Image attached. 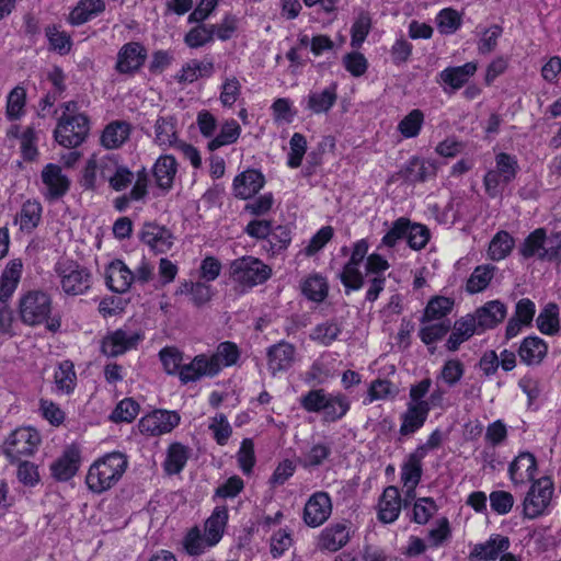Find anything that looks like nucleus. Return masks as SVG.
Returning <instances> with one entry per match:
<instances>
[{
  "label": "nucleus",
  "instance_id": "nucleus-16",
  "mask_svg": "<svg viewBox=\"0 0 561 561\" xmlns=\"http://www.w3.org/2000/svg\"><path fill=\"white\" fill-rule=\"evenodd\" d=\"M43 193L47 199H58L69 190L70 181L61 168L48 163L42 171Z\"/></svg>",
  "mask_w": 561,
  "mask_h": 561
},
{
  "label": "nucleus",
  "instance_id": "nucleus-39",
  "mask_svg": "<svg viewBox=\"0 0 561 561\" xmlns=\"http://www.w3.org/2000/svg\"><path fill=\"white\" fill-rule=\"evenodd\" d=\"M547 238L543 229H536L524 241L519 248L520 254L528 259L538 256L540 259L550 257L552 253L546 247Z\"/></svg>",
  "mask_w": 561,
  "mask_h": 561
},
{
  "label": "nucleus",
  "instance_id": "nucleus-54",
  "mask_svg": "<svg viewBox=\"0 0 561 561\" xmlns=\"http://www.w3.org/2000/svg\"><path fill=\"white\" fill-rule=\"evenodd\" d=\"M42 206L36 201H27L23 204L18 222L24 231H32L39 222Z\"/></svg>",
  "mask_w": 561,
  "mask_h": 561
},
{
  "label": "nucleus",
  "instance_id": "nucleus-34",
  "mask_svg": "<svg viewBox=\"0 0 561 561\" xmlns=\"http://www.w3.org/2000/svg\"><path fill=\"white\" fill-rule=\"evenodd\" d=\"M178 173V163L173 156L163 154L159 157L153 165V175L158 186L164 191L173 185Z\"/></svg>",
  "mask_w": 561,
  "mask_h": 561
},
{
  "label": "nucleus",
  "instance_id": "nucleus-55",
  "mask_svg": "<svg viewBox=\"0 0 561 561\" xmlns=\"http://www.w3.org/2000/svg\"><path fill=\"white\" fill-rule=\"evenodd\" d=\"M271 110L273 118L278 125L293 123L297 115L294 102L288 98L276 99L273 102Z\"/></svg>",
  "mask_w": 561,
  "mask_h": 561
},
{
  "label": "nucleus",
  "instance_id": "nucleus-22",
  "mask_svg": "<svg viewBox=\"0 0 561 561\" xmlns=\"http://www.w3.org/2000/svg\"><path fill=\"white\" fill-rule=\"evenodd\" d=\"M537 471V459L529 451H520L508 466V476L515 485L533 481Z\"/></svg>",
  "mask_w": 561,
  "mask_h": 561
},
{
  "label": "nucleus",
  "instance_id": "nucleus-42",
  "mask_svg": "<svg viewBox=\"0 0 561 561\" xmlns=\"http://www.w3.org/2000/svg\"><path fill=\"white\" fill-rule=\"evenodd\" d=\"M239 358V351L236 344L231 342L220 343L216 352L208 355L211 368L215 369V376L225 367L232 366Z\"/></svg>",
  "mask_w": 561,
  "mask_h": 561
},
{
  "label": "nucleus",
  "instance_id": "nucleus-31",
  "mask_svg": "<svg viewBox=\"0 0 561 561\" xmlns=\"http://www.w3.org/2000/svg\"><path fill=\"white\" fill-rule=\"evenodd\" d=\"M153 140L163 149L179 146L181 140L178 135L176 121L172 116L159 117L156 121Z\"/></svg>",
  "mask_w": 561,
  "mask_h": 561
},
{
  "label": "nucleus",
  "instance_id": "nucleus-46",
  "mask_svg": "<svg viewBox=\"0 0 561 561\" xmlns=\"http://www.w3.org/2000/svg\"><path fill=\"white\" fill-rule=\"evenodd\" d=\"M240 135L241 127L237 121H225L220 126L219 134L209 140L207 147L210 151H215L224 146L234 144Z\"/></svg>",
  "mask_w": 561,
  "mask_h": 561
},
{
  "label": "nucleus",
  "instance_id": "nucleus-11",
  "mask_svg": "<svg viewBox=\"0 0 561 561\" xmlns=\"http://www.w3.org/2000/svg\"><path fill=\"white\" fill-rule=\"evenodd\" d=\"M180 420L175 411L156 410L140 419L138 428L144 435L160 436L170 433L179 425Z\"/></svg>",
  "mask_w": 561,
  "mask_h": 561
},
{
  "label": "nucleus",
  "instance_id": "nucleus-8",
  "mask_svg": "<svg viewBox=\"0 0 561 561\" xmlns=\"http://www.w3.org/2000/svg\"><path fill=\"white\" fill-rule=\"evenodd\" d=\"M553 494V483L548 477L533 482L523 500V515L534 519L548 513Z\"/></svg>",
  "mask_w": 561,
  "mask_h": 561
},
{
  "label": "nucleus",
  "instance_id": "nucleus-44",
  "mask_svg": "<svg viewBox=\"0 0 561 561\" xmlns=\"http://www.w3.org/2000/svg\"><path fill=\"white\" fill-rule=\"evenodd\" d=\"M424 122V113L419 108H414L399 121L397 130L404 139L416 138L422 131Z\"/></svg>",
  "mask_w": 561,
  "mask_h": 561
},
{
  "label": "nucleus",
  "instance_id": "nucleus-28",
  "mask_svg": "<svg viewBox=\"0 0 561 561\" xmlns=\"http://www.w3.org/2000/svg\"><path fill=\"white\" fill-rule=\"evenodd\" d=\"M211 367L208 355L201 354L195 356L188 364L182 365L179 378L183 383H187L203 377H213L215 376V369Z\"/></svg>",
  "mask_w": 561,
  "mask_h": 561
},
{
  "label": "nucleus",
  "instance_id": "nucleus-33",
  "mask_svg": "<svg viewBox=\"0 0 561 561\" xmlns=\"http://www.w3.org/2000/svg\"><path fill=\"white\" fill-rule=\"evenodd\" d=\"M228 519L229 513L227 506L218 505L214 508L204 526L205 535L210 543L217 545L221 540Z\"/></svg>",
  "mask_w": 561,
  "mask_h": 561
},
{
  "label": "nucleus",
  "instance_id": "nucleus-26",
  "mask_svg": "<svg viewBox=\"0 0 561 561\" xmlns=\"http://www.w3.org/2000/svg\"><path fill=\"white\" fill-rule=\"evenodd\" d=\"M105 275L108 288L116 293H126L134 282V273L121 260L112 261Z\"/></svg>",
  "mask_w": 561,
  "mask_h": 561
},
{
  "label": "nucleus",
  "instance_id": "nucleus-36",
  "mask_svg": "<svg viewBox=\"0 0 561 561\" xmlns=\"http://www.w3.org/2000/svg\"><path fill=\"white\" fill-rule=\"evenodd\" d=\"M77 385L75 366L70 360L58 364L54 370L53 391L57 394H70Z\"/></svg>",
  "mask_w": 561,
  "mask_h": 561
},
{
  "label": "nucleus",
  "instance_id": "nucleus-17",
  "mask_svg": "<svg viewBox=\"0 0 561 561\" xmlns=\"http://www.w3.org/2000/svg\"><path fill=\"white\" fill-rule=\"evenodd\" d=\"M142 339L140 332L119 329L103 339L102 352L107 356H118L136 347Z\"/></svg>",
  "mask_w": 561,
  "mask_h": 561
},
{
  "label": "nucleus",
  "instance_id": "nucleus-56",
  "mask_svg": "<svg viewBox=\"0 0 561 561\" xmlns=\"http://www.w3.org/2000/svg\"><path fill=\"white\" fill-rule=\"evenodd\" d=\"M188 458L187 448L181 444H172L169 447L164 461L167 472L173 474L179 473L185 466Z\"/></svg>",
  "mask_w": 561,
  "mask_h": 561
},
{
  "label": "nucleus",
  "instance_id": "nucleus-50",
  "mask_svg": "<svg viewBox=\"0 0 561 561\" xmlns=\"http://www.w3.org/2000/svg\"><path fill=\"white\" fill-rule=\"evenodd\" d=\"M26 91L18 85L7 96L5 116L9 121H19L25 114Z\"/></svg>",
  "mask_w": 561,
  "mask_h": 561
},
{
  "label": "nucleus",
  "instance_id": "nucleus-59",
  "mask_svg": "<svg viewBox=\"0 0 561 561\" xmlns=\"http://www.w3.org/2000/svg\"><path fill=\"white\" fill-rule=\"evenodd\" d=\"M214 36V25H197L185 35L184 42L191 48H198L210 43Z\"/></svg>",
  "mask_w": 561,
  "mask_h": 561
},
{
  "label": "nucleus",
  "instance_id": "nucleus-25",
  "mask_svg": "<svg viewBox=\"0 0 561 561\" xmlns=\"http://www.w3.org/2000/svg\"><path fill=\"white\" fill-rule=\"evenodd\" d=\"M477 62L470 61L462 66L448 67L438 75L439 82L444 85V90L453 91L461 89L473 75L477 72Z\"/></svg>",
  "mask_w": 561,
  "mask_h": 561
},
{
  "label": "nucleus",
  "instance_id": "nucleus-64",
  "mask_svg": "<svg viewBox=\"0 0 561 561\" xmlns=\"http://www.w3.org/2000/svg\"><path fill=\"white\" fill-rule=\"evenodd\" d=\"M340 333L341 328L337 323L325 322L318 324L310 334V337L322 345H330L333 341L337 339Z\"/></svg>",
  "mask_w": 561,
  "mask_h": 561
},
{
  "label": "nucleus",
  "instance_id": "nucleus-2",
  "mask_svg": "<svg viewBox=\"0 0 561 561\" xmlns=\"http://www.w3.org/2000/svg\"><path fill=\"white\" fill-rule=\"evenodd\" d=\"M128 466L127 458L119 451H112L96 458L88 468L85 484L95 494L114 488L123 478Z\"/></svg>",
  "mask_w": 561,
  "mask_h": 561
},
{
  "label": "nucleus",
  "instance_id": "nucleus-32",
  "mask_svg": "<svg viewBox=\"0 0 561 561\" xmlns=\"http://www.w3.org/2000/svg\"><path fill=\"white\" fill-rule=\"evenodd\" d=\"M350 539V531L345 524L337 523L325 527L319 537V547L329 551H337L344 547Z\"/></svg>",
  "mask_w": 561,
  "mask_h": 561
},
{
  "label": "nucleus",
  "instance_id": "nucleus-1",
  "mask_svg": "<svg viewBox=\"0 0 561 561\" xmlns=\"http://www.w3.org/2000/svg\"><path fill=\"white\" fill-rule=\"evenodd\" d=\"M432 380L426 378L411 386L405 412L401 415L400 434L410 435L417 432L425 423L432 409L443 408L446 391L436 387L430 396Z\"/></svg>",
  "mask_w": 561,
  "mask_h": 561
},
{
  "label": "nucleus",
  "instance_id": "nucleus-19",
  "mask_svg": "<svg viewBox=\"0 0 561 561\" xmlns=\"http://www.w3.org/2000/svg\"><path fill=\"white\" fill-rule=\"evenodd\" d=\"M511 547L508 537L493 534L484 542L476 543L470 550L469 558L472 561H495Z\"/></svg>",
  "mask_w": 561,
  "mask_h": 561
},
{
  "label": "nucleus",
  "instance_id": "nucleus-20",
  "mask_svg": "<svg viewBox=\"0 0 561 561\" xmlns=\"http://www.w3.org/2000/svg\"><path fill=\"white\" fill-rule=\"evenodd\" d=\"M146 58L147 50L140 43H127L117 54L116 70L124 75L135 73L142 67Z\"/></svg>",
  "mask_w": 561,
  "mask_h": 561
},
{
  "label": "nucleus",
  "instance_id": "nucleus-48",
  "mask_svg": "<svg viewBox=\"0 0 561 561\" xmlns=\"http://www.w3.org/2000/svg\"><path fill=\"white\" fill-rule=\"evenodd\" d=\"M403 174L410 182H424L435 174V164L430 160L413 158L408 162Z\"/></svg>",
  "mask_w": 561,
  "mask_h": 561
},
{
  "label": "nucleus",
  "instance_id": "nucleus-43",
  "mask_svg": "<svg viewBox=\"0 0 561 561\" xmlns=\"http://www.w3.org/2000/svg\"><path fill=\"white\" fill-rule=\"evenodd\" d=\"M329 291L327 279L320 274H310L301 283L302 295L314 302H322Z\"/></svg>",
  "mask_w": 561,
  "mask_h": 561
},
{
  "label": "nucleus",
  "instance_id": "nucleus-51",
  "mask_svg": "<svg viewBox=\"0 0 561 561\" xmlns=\"http://www.w3.org/2000/svg\"><path fill=\"white\" fill-rule=\"evenodd\" d=\"M215 543H210L207 540L205 531L202 533L198 527H193L185 535L183 540V547L185 551L191 556H198L204 553L207 549L215 547Z\"/></svg>",
  "mask_w": 561,
  "mask_h": 561
},
{
  "label": "nucleus",
  "instance_id": "nucleus-14",
  "mask_svg": "<svg viewBox=\"0 0 561 561\" xmlns=\"http://www.w3.org/2000/svg\"><path fill=\"white\" fill-rule=\"evenodd\" d=\"M81 460L80 447L76 444L68 445L50 465L51 476L58 481H69L77 474Z\"/></svg>",
  "mask_w": 561,
  "mask_h": 561
},
{
  "label": "nucleus",
  "instance_id": "nucleus-49",
  "mask_svg": "<svg viewBox=\"0 0 561 561\" xmlns=\"http://www.w3.org/2000/svg\"><path fill=\"white\" fill-rule=\"evenodd\" d=\"M465 374V365L458 358L447 359L436 376L437 387L439 383L448 387L456 386Z\"/></svg>",
  "mask_w": 561,
  "mask_h": 561
},
{
  "label": "nucleus",
  "instance_id": "nucleus-60",
  "mask_svg": "<svg viewBox=\"0 0 561 561\" xmlns=\"http://www.w3.org/2000/svg\"><path fill=\"white\" fill-rule=\"evenodd\" d=\"M450 325L446 321H438L432 323L426 321L420 330V337L426 345H432L442 340L449 331Z\"/></svg>",
  "mask_w": 561,
  "mask_h": 561
},
{
  "label": "nucleus",
  "instance_id": "nucleus-61",
  "mask_svg": "<svg viewBox=\"0 0 561 561\" xmlns=\"http://www.w3.org/2000/svg\"><path fill=\"white\" fill-rule=\"evenodd\" d=\"M371 27V19L368 13H360L351 28V45L358 48L365 42Z\"/></svg>",
  "mask_w": 561,
  "mask_h": 561
},
{
  "label": "nucleus",
  "instance_id": "nucleus-52",
  "mask_svg": "<svg viewBox=\"0 0 561 561\" xmlns=\"http://www.w3.org/2000/svg\"><path fill=\"white\" fill-rule=\"evenodd\" d=\"M494 270L489 264L477 266L467 282V291L476 294L484 290L493 278Z\"/></svg>",
  "mask_w": 561,
  "mask_h": 561
},
{
  "label": "nucleus",
  "instance_id": "nucleus-37",
  "mask_svg": "<svg viewBox=\"0 0 561 561\" xmlns=\"http://www.w3.org/2000/svg\"><path fill=\"white\" fill-rule=\"evenodd\" d=\"M547 351L548 346L543 340L538 336H528L522 342L518 354L526 365H537L543 359Z\"/></svg>",
  "mask_w": 561,
  "mask_h": 561
},
{
  "label": "nucleus",
  "instance_id": "nucleus-24",
  "mask_svg": "<svg viewBox=\"0 0 561 561\" xmlns=\"http://www.w3.org/2000/svg\"><path fill=\"white\" fill-rule=\"evenodd\" d=\"M264 184L265 178L260 171L248 169L234 178L232 191L236 197L249 199L259 193Z\"/></svg>",
  "mask_w": 561,
  "mask_h": 561
},
{
  "label": "nucleus",
  "instance_id": "nucleus-23",
  "mask_svg": "<svg viewBox=\"0 0 561 561\" xmlns=\"http://www.w3.org/2000/svg\"><path fill=\"white\" fill-rule=\"evenodd\" d=\"M267 368L273 376L288 370L295 363L296 348L288 342H279L267 350Z\"/></svg>",
  "mask_w": 561,
  "mask_h": 561
},
{
  "label": "nucleus",
  "instance_id": "nucleus-21",
  "mask_svg": "<svg viewBox=\"0 0 561 561\" xmlns=\"http://www.w3.org/2000/svg\"><path fill=\"white\" fill-rule=\"evenodd\" d=\"M336 100L337 84L331 83L321 90L310 91L301 104L311 114L320 115L327 114L335 105Z\"/></svg>",
  "mask_w": 561,
  "mask_h": 561
},
{
  "label": "nucleus",
  "instance_id": "nucleus-15",
  "mask_svg": "<svg viewBox=\"0 0 561 561\" xmlns=\"http://www.w3.org/2000/svg\"><path fill=\"white\" fill-rule=\"evenodd\" d=\"M332 514V501L328 493L319 491L313 493L305 504L304 522L309 527L323 525Z\"/></svg>",
  "mask_w": 561,
  "mask_h": 561
},
{
  "label": "nucleus",
  "instance_id": "nucleus-30",
  "mask_svg": "<svg viewBox=\"0 0 561 561\" xmlns=\"http://www.w3.org/2000/svg\"><path fill=\"white\" fill-rule=\"evenodd\" d=\"M473 316L476 317L478 329L484 331L494 328L503 321L506 316V308L501 301L492 300L479 308Z\"/></svg>",
  "mask_w": 561,
  "mask_h": 561
},
{
  "label": "nucleus",
  "instance_id": "nucleus-29",
  "mask_svg": "<svg viewBox=\"0 0 561 561\" xmlns=\"http://www.w3.org/2000/svg\"><path fill=\"white\" fill-rule=\"evenodd\" d=\"M479 332L480 330L477 327L476 317L467 314L455 322L451 334L446 342L447 350L450 352L457 351L463 342Z\"/></svg>",
  "mask_w": 561,
  "mask_h": 561
},
{
  "label": "nucleus",
  "instance_id": "nucleus-58",
  "mask_svg": "<svg viewBox=\"0 0 561 561\" xmlns=\"http://www.w3.org/2000/svg\"><path fill=\"white\" fill-rule=\"evenodd\" d=\"M140 407L138 402H136L131 398L123 399L117 403L115 409L113 410L111 414V420L113 422H126L130 423L133 422L136 416L139 414Z\"/></svg>",
  "mask_w": 561,
  "mask_h": 561
},
{
  "label": "nucleus",
  "instance_id": "nucleus-5",
  "mask_svg": "<svg viewBox=\"0 0 561 561\" xmlns=\"http://www.w3.org/2000/svg\"><path fill=\"white\" fill-rule=\"evenodd\" d=\"M271 275L272 268L251 255L236 259L229 264V278L241 290L265 283Z\"/></svg>",
  "mask_w": 561,
  "mask_h": 561
},
{
  "label": "nucleus",
  "instance_id": "nucleus-53",
  "mask_svg": "<svg viewBox=\"0 0 561 561\" xmlns=\"http://www.w3.org/2000/svg\"><path fill=\"white\" fill-rule=\"evenodd\" d=\"M435 21L438 31L442 34L449 35L461 26L462 14L453 8H445L437 13Z\"/></svg>",
  "mask_w": 561,
  "mask_h": 561
},
{
  "label": "nucleus",
  "instance_id": "nucleus-10",
  "mask_svg": "<svg viewBox=\"0 0 561 561\" xmlns=\"http://www.w3.org/2000/svg\"><path fill=\"white\" fill-rule=\"evenodd\" d=\"M495 162V168L484 176L485 190L491 196L497 195L500 186L512 181L517 171V161L512 156L499 153Z\"/></svg>",
  "mask_w": 561,
  "mask_h": 561
},
{
  "label": "nucleus",
  "instance_id": "nucleus-57",
  "mask_svg": "<svg viewBox=\"0 0 561 561\" xmlns=\"http://www.w3.org/2000/svg\"><path fill=\"white\" fill-rule=\"evenodd\" d=\"M537 325L540 332L552 334L559 328V307L556 304L547 305L537 318Z\"/></svg>",
  "mask_w": 561,
  "mask_h": 561
},
{
  "label": "nucleus",
  "instance_id": "nucleus-40",
  "mask_svg": "<svg viewBox=\"0 0 561 561\" xmlns=\"http://www.w3.org/2000/svg\"><path fill=\"white\" fill-rule=\"evenodd\" d=\"M130 135V125L126 122L115 121L110 123L101 135V144L107 149L121 147Z\"/></svg>",
  "mask_w": 561,
  "mask_h": 561
},
{
  "label": "nucleus",
  "instance_id": "nucleus-18",
  "mask_svg": "<svg viewBox=\"0 0 561 561\" xmlns=\"http://www.w3.org/2000/svg\"><path fill=\"white\" fill-rule=\"evenodd\" d=\"M114 167V154L102 157L92 156L85 164L82 176V184L87 188H94L106 181Z\"/></svg>",
  "mask_w": 561,
  "mask_h": 561
},
{
  "label": "nucleus",
  "instance_id": "nucleus-35",
  "mask_svg": "<svg viewBox=\"0 0 561 561\" xmlns=\"http://www.w3.org/2000/svg\"><path fill=\"white\" fill-rule=\"evenodd\" d=\"M401 511V500L399 490L396 486H388L385 489L379 504H378V516L383 523L394 522Z\"/></svg>",
  "mask_w": 561,
  "mask_h": 561
},
{
  "label": "nucleus",
  "instance_id": "nucleus-12",
  "mask_svg": "<svg viewBox=\"0 0 561 561\" xmlns=\"http://www.w3.org/2000/svg\"><path fill=\"white\" fill-rule=\"evenodd\" d=\"M368 250L369 244L366 239H360L353 244L351 257L341 274L344 286L352 289H359L363 286L364 276L360 267Z\"/></svg>",
  "mask_w": 561,
  "mask_h": 561
},
{
  "label": "nucleus",
  "instance_id": "nucleus-13",
  "mask_svg": "<svg viewBox=\"0 0 561 561\" xmlns=\"http://www.w3.org/2000/svg\"><path fill=\"white\" fill-rule=\"evenodd\" d=\"M139 239L150 251L157 254L169 252L175 242L173 232L165 226L156 222L144 224L139 232Z\"/></svg>",
  "mask_w": 561,
  "mask_h": 561
},
{
  "label": "nucleus",
  "instance_id": "nucleus-41",
  "mask_svg": "<svg viewBox=\"0 0 561 561\" xmlns=\"http://www.w3.org/2000/svg\"><path fill=\"white\" fill-rule=\"evenodd\" d=\"M105 4L103 0H81L70 12L69 22L72 25H80L103 12Z\"/></svg>",
  "mask_w": 561,
  "mask_h": 561
},
{
  "label": "nucleus",
  "instance_id": "nucleus-6",
  "mask_svg": "<svg viewBox=\"0 0 561 561\" xmlns=\"http://www.w3.org/2000/svg\"><path fill=\"white\" fill-rule=\"evenodd\" d=\"M308 412L322 413L327 421H336L350 410V400L343 393H329L323 389L311 390L300 399Z\"/></svg>",
  "mask_w": 561,
  "mask_h": 561
},
{
  "label": "nucleus",
  "instance_id": "nucleus-45",
  "mask_svg": "<svg viewBox=\"0 0 561 561\" xmlns=\"http://www.w3.org/2000/svg\"><path fill=\"white\" fill-rule=\"evenodd\" d=\"M514 247V238L507 231L501 230L489 243L488 257L492 261H502L511 254Z\"/></svg>",
  "mask_w": 561,
  "mask_h": 561
},
{
  "label": "nucleus",
  "instance_id": "nucleus-3",
  "mask_svg": "<svg viewBox=\"0 0 561 561\" xmlns=\"http://www.w3.org/2000/svg\"><path fill=\"white\" fill-rule=\"evenodd\" d=\"M60 110L61 113L54 130L55 140L65 148H76L85 140L89 134V118L80 111L79 104L75 101L65 102Z\"/></svg>",
  "mask_w": 561,
  "mask_h": 561
},
{
  "label": "nucleus",
  "instance_id": "nucleus-9",
  "mask_svg": "<svg viewBox=\"0 0 561 561\" xmlns=\"http://www.w3.org/2000/svg\"><path fill=\"white\" fill-rule=\"evenodd\" d=\"M41 442L38 432L32 427L16 428L4 443V454L11 461L31 456Z\"/></svg>",
  "mask_w": 561,
  "mask_h": 561
},
{
  "label": "nucleus",
  "instance_id": "nucleus-4",
  "mask_svg": "<svg viewBox=\"0 0 561 561\" xmlns=\"http://www.w3.org/2000/svg\"><path fill=\"white\" fill-rule=\"evenodd\" d=\"M51 298L48 294L41 290H31L24 294L19 304V313L23 323L27 325H39L46 323L50 331H56L60 323L56 319H50Z\"/></svg>",
  "mask_w": 561,
  "mask_h": 561
},
{
  "label": "nucleus",
  "instance_id": "nucleus-62",
  "mask_svg": "<svg viewBox=\"0 0 561 561\" xmlns=\"http://www.w3.org/2000/svg\"><path fill=\"white\" fill-rule=\"evenodd\" d=\"M453 300L446 297H435L431 299L425 308L424 321H433L442 319L450 312Z\"/></svg>",
  "mask_w": 561,
  "mask_h": 561
},
{
  "label": "nucleus",
  "instance_id": "nucleus-38",
  "mask_svg": "<svg viewBox=\"0 0 561 561\" xmlns=\"http://www.w3.org/2000/svg\"><path fill=\"white\" fill-rule=\"evenodd\" d=\"M22 262L20 260L10 261L0 277V300L9 299L18 287L22 274Z\"/></svg>",
  "mask_w": 561,
  "mask_h": 561
},
{
  "label": "nucleus",
  "instance_id": "nucleus-47",
  "mask_svg": "<svg viewBox=\"0 0 561 561\" xmlns=\"http://www.w3.org/2000/svg\"><path fill=\"white\" fill-rule=\"evenodd\" d=\"M422 476V465L412 458H408L401 469V480L405 489L407 499H413L415 495V488L419 484Z\"/></svg>",
  "mask_w": 561,
  "mask_h": 561
},
{
  "label": "nucleus",
  "instance_id": "nucleus-27",
  "mask_svg": "<svg viewBox=\"0 0 561 561\" xmlns=\"http://www.w3.org/2000/svg\"><path fill=\"white\" fill-rule=\"evenodd\" d=\"M9 138H15L20 141V149L22 157L25 160L33 161L38 156L37 150V134L31 126L21 129L16 124L12 125L7 133Z\"/></svg>",
  "mask_w": 561,
  "mask_h": 561
},
{
  "label": "nucleus",
  "instance_id": "nucleus-63",
  "mask_svg": "<svg viewBox=\"0 0 561 561\" xmlns=\"http://www.w3.org/2000/svg\"><path fill=\"white\" fill-rule=\"evenodd\" d=\"M112 169L106 181L110 182L111 187L115 191L125 190L134 179L133 173L126 167L118 164L115 157L114 167Z\"/></svg>",
  "mask_w": 561,
  "mask_h": 561
},
{
  "label": "nucleus",
  "instance_id": "nucleus-7",
  "mask_svg": "<svg viewBox=\"0 0 561 561\" xmlns=\"http://www.w3.org/2000/svg\"><path fill=\"white\" fill-rule=\"evenodd\" d=\"M54 272L66 295H83L91 286L90 272L73 260H59L55 264Z\"/></svg>",
  "mask_w": 561,
  "mask_h": 561
}]
</instances>
